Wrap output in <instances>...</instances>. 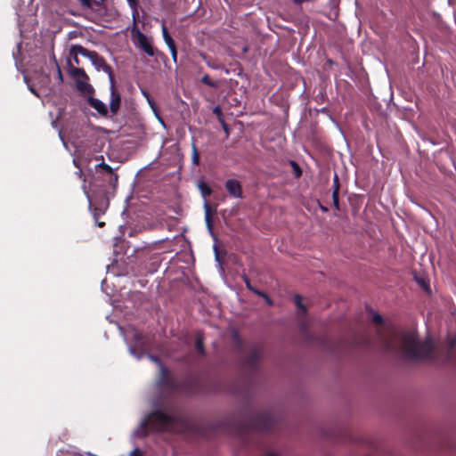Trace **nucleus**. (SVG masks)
I'll return each instance as SVG.
<instances>
[{"instance_id": "c85d7f7f", "label": "nucleus", "mask_w": 456, "mask_h": 456, "mask_svg": "<svg viewBox=\"0 0 456 456\" xmlns=\"http://www.w3.org/2000/svg\"><path fill=\"white\" fill-rule=\"evenodd\" d=\"M249 290H250V291H252L253 293H255L256 295L260 296V297H261V296L263 295V293H264V292H262V291L258 290L256 288H255V287H253V286L251 287V289H250Z\"/></svg>"}, {"instance_id": "c756f323", "label": "nucleus", "mask_w": 456, "mask_h": 456, "mask_svg": "<svg viewBox=\"0 0 456 456\" xmlns=\"http://www.w3.org/2000/svg\"><path fill=\"white\" fill-rule=\"evenodd\" d=\"M28 89L33 94H35L37 97H39V94L34 89L32 86L28 85Z\"/></svg>"}, {"instance_id": "9b49d317", "label": "nucleus", "mask_w": 456, "mask_h": 456, "mask_svg": "<svg viewBox=\"0 0 456 456\" xmlns=\"http://www.w3.org/2000/svg\"><path fill=\"white\" fill-rule=\"evenodd\" d=\"M294 302L297 305V315H305L306 314V308L302 303V297L299 295H296L294 297Z\"/></svg>"}, {"instance_id": "4c0bfd02", "label": "nucleus", "mask_w": 456, "mask_h": 456, "mask_svg": "<svg viewBox=\"0 0 456 456\" xmlns=\"http://www.w3.org/2000/svg\"><path fill=\"white\" fill-rule=\"evenodd\" d=\"M334 182L338 183V175H335Z\"/></svg>"}, {"instance_id": "f3484780", "label": "nucleus", "mask_w": 456, "mask_h": 456, "mask_svg": "<svg viewBox=\"0 0 456 456\" xmlns=\"http://www.w3.org/2000/svg\"><path fill=\"white\" fill-rule=\"evenodd\" d=\"M332 200H333V205L334 207L338 209L339 208V202H338V184L336 185V188L334 189L332 192Z\"/></svg>"}, {"instance_id": "1a4fd4ad", "label": "nucleus", "mask_w": 456, "mask_h": 456, "mask_svg": "<svg viewBox=\"0 0 456 456\" xmlns=\"http://www.w3.org/2000/svg\"><path fill=\"white\" fill-rule=\"evenodd\" d=\"M89 105L92 108H94V110H96L102 115H107V113H108V109H107L106 104L99 99L90 98Z\"/></svg>"}, {"instance_id": "412c9836", "label": "nucleus", "mask_w": 456, "mask_h": 456, "mask_svg": "<svg viewBox=\"0 0 456 456\" xmlns=\"http://www.w3.org/2000/svg\"><path fill=\"white\" fill-rule=\"evenodd\" d=\"M149 357L152 362H156L159 366L162 375H165L166 370H165L163 364L161 363V362L159 361V359H158L157 357L152 356V355H150Z\"/></svg>"}, {"instance_id": "5701e85b", "label": "nucleus", "mask_w": 456, "mask_h": 456, "mask_svg": "<svg viewBox=\"0 0 456 456\" xmlns=\"http://www.w3.org/2000/svg\"><path fill=\"white\" fill-rule=\"evenodd\" d=\"M372 322H373L375 324L379 325V324H383L384 320H383V317H382L380 314H374L372 315Z\"/></svg>"}, {"instance_id": "423d86ee", "label": "nucleus", "mask_w": 456, "mask_h": 456, "mask_svg": "<svg viewBox=\"0 0 456 456\" xmlns=\"http://www.w3.org/2000/svg\"><path fill=\"white\" fill-rule=\"evenodd\" d=\"M224 186L231 197L235 199H242V186L240 181L233 178L228 179L225 182Z\"/></svg>"}, {"instance_id": "6e6552de", "label": "nucleus", "mask_w": 456, "mask_h": 456, "mask_svg": "<svg viewBox=\"0 0 456 456\" xmlns=\"http://www.w3.org/2000/svg\"><path fill=\"white\" fill-rule=\"evenodd\" d=\"M70 54L74 56V61L77 64H78L77 55L81 54L86 58H90L94 51H89L80 45H72L70 46Z\"/></svg>"}, {"instance_id": "4be33fe9", "label": "nucleus", "mask_w": 456, "mask_h": 456, "mask_svg": "<svg viewBox=\"0 0 456 456\" xmlns=\"http://www.w3.org/2000/svg\"><path fill=\"white\" fill-rule=\"evenodd\" d=\"M290 164H291V166L293 167V170H294V173H295L296 176L299 177L301 175V174H302L300 167L295 161H291Z\"/></svg>"}, {"instance_id": "f704fd0d", "label": "nucleus", "mask_w": 456, "mask_h": 456, "mask_svg": "<svg viewBox=\"0 0 456 456\" xmlns=\"http://www.w3.org/2000/svg\"><path fill=\"white\" fill-rule=\"evenodd\" d=\"M224 129L226 133H228V127L226 124H224Z\"/></svg>"}, {"instance_id": "a878e982", "label": "nucleus", "mask_w": 456, "mask_h": 456, "mask_svg": "<svg viewBox=\"0 0 456 456\" xmlns=\"http://www.w3.org/2000/svg\"><path fill=\"white\" fill-rule=\"evenodd\" d=\"M242 280L245 282V285H246L247 289H250L252 285L250 283V281H249L248 277L246 274H244V275H242Z\"/></svg>"}, {"instance_id": "ea45409f", "label": "nucleus", "mask_w": 456, "mask_h": 456, "mask_svg": "<svg viewBox=\"0 0 456 456\" xmlns=\"http://www.w3.org/2000/svg\"><path fill=\"white\" fill-rule=\"evenodd\" d=\"M265 456H275L274 454H266Z\"/></svg>"}, {"instance_id": "72a5a7b5", "label": "nucleus", "mask_w": 456, "mask_h": 456, "mask_svg": "<svg viewBox=\"0 0 456 456\" xmlns=\"http://www.w3.org/2000/svg\"><path fill=\"white\" fill-rule=\"evenodd\" d=\"M214 112L220 113L221 111H220L218 107H216L215 110H214Z\"/></svg>"}, {"instance_id": "7ed1b4c3", "label": "nucleus", "mask_w": 456, "mask_h": 456, "mask_svg": "<svg viewBox=\"0 0 456 456\" xmlns=\"http://www.w3.org/2000/svg\"><path fill=\"white\" fill-rule=\"evenodd\" d=\"M70 76L76 83V87L78 91L86 94L93 92V86L88 83V76L84 69L80 68H72L70 69Z\"/></svg>"}, {"instance_id": "aec40b11", "label": "nucleus", "mask_w": 456, "mask_h": 456, "mask_svg": "<svg viewBox=\"0 0 456 456\" xmlns=\"http://www.w3.org/2000/svg\"><path fill=\"white\" fill-rule=\"evenodd\" d=\"M97 167H100V168L103 169L105 172H107L109 174H111V175L113 174V168L110 165L104 163L103 161L101 162L97 166Z\"/></svg>"}, {"instance_id": "393cba45", "label": "nucleus", "mask_w": 456, "mask_h": 456, "mask_svg": "<svg viewBox=\"0 0 456 456\" xmlns=\"http://www.w3.org/2000/svg\"><path fill=\"white\" fill-rule=\"evenodd\" d=\"M129 456H143V452L136 447L129 453Z\"/></svg>"}, {"instance_id": "0eeeda50", "label": "nucleus", "mask_w": 456, "mask_h": 456, "mask_svg": "<svg viewBox=\"0 0 456 456\" xmlns=\"http://www.w3.org/2000/svg\"><path fill=\"white\" fill-rule=\"evenodd\" d=\"M110 108L113 114L117 113L120 106V94L117 92L114 81L110 82Z\"/></svg>"}, {"instance_id": "cd10ccee", "label": "nucleus", "mask_w": 456, "mask_h": 456, "mask_svg": "<svg viewBox=\"0 0 456 456\" xmlns=\"http://www.w3.org/2000/svg\"><path fill=\"white\" fill-rule=\"evenodd\" d=\"M263 298H265V300L266 301V303L269 305H273V300L268 297L267 294L265 293H263V295L261 296Z\"/></svg>"}, {"instance_id": "ddd939ff", "label": "nucleus", "mask_w": 456, "mask_h": 456, "mask_svg": "<svg viewBox=\"0 0 456 456\" xmlns=\"http://www.w3.org/2000/svg\"><path fill=\"white\" fill-rule=\"evenodd\" d=\"M198 188L204 198L210 196L212 193L211 188L205 182H200Z\"/></svg>"}, {"instance_id": "f8f14e48", "label": "nucleus", "mask_w": 456, "mask_h": 456, "mask_svg": "<svg viewBox=\"0 0 456 456\" xmlns=\"http://www.w3.org/2000/svg\"><path fill=\"white\" fill-rule=\"evenodd\" d=\"M161 30H162V36H163L164 41L167 44V45L173 46L175 42L172 39L171 36L169 35L168 30H167L164 21H162V24H161Z\"/></svg>"}, {"instance_id": "4468645a", "label": "nucleus", "mask_w": 456, "mask_h": 456, "mask_svg": "<svg viewBox=\"0 0 456 456\" xmlns=\"http://www.w3.org/2000/svg\"><path fill=\"white\" fill-rule=\"evenodd\" d=\"M133 12V19L138 16V0H126Z\"/></svg>"}, {"instance_id": "c9c22d12", "label": "nucleus", "mask_w": 456, "mask_h": 456, "mask_svg": "<svg viewBox=\"0 0 456 456\" xmlns=\"http://www.w3.org/2000/svg\"><path fill=\"white\" fill-rule=\"evenodd\" d=\"M208 66H209L211 69H217V67H215V66H214V63H211V65L208 63Z\"/></svg>"}, {"instance_id": "f03ea898", "label": "nucleus", "mask_w": 456, "mask_h": 456, "mask_svg": "<svg viewBox=\"0 0 456 456\" xmlns=\"http://www.w3.org/2000/svg\"><path fill=\"white\" fill-rule=\"evenodd\" d=\"M176 419L162 411H154L141 422L134 430V436L142 438L148 434V426L153 431H175Z\"/></svg>"}, {"instance_id": "58836bf2", "label": "nucleus", "mask_w": 456, "mask_h": 456, "mask_svg": "<svg viewBox=\"0 0 456 456\" xmlns=\"http://www.w3.org/2000/svg\"><path fill=\"white\" fill-rule=\"evenodd\" d=\"M114 179L117 182V180H118V175H114Z\"/></svg>"}, {"instance_id": "473e14b6", "label": "nucleus", "mask_w": 456, "mask_h": 456, "mask_svg": "<svg viewBox=\"0 0 456 456\" xmlns=\"http://www.w3.org/2000/svg\"><path fill=\"white\" fill-rule=\"evenodd\" d=\"M142 94H143V96L146 97L147 100H149L150 95L148 94V93L146 91H142Z\"/></svg>"}, {"instance_id": "f257e3e1", "label": "nucleus", "mask_w": 456, "mask_h": 456, "mask_svg": "<svg viewBox=\"0 0 456 456\" xmlns=\"http://www.w3.org/2000/svg\"><path fill=\"white\" fill-rule=\"evenodd\" d=\"M378 336L385 349L399 351L408 360L429 359L432 356L434 349L432 341L430 339L419 341L413 330H388L387 336L379 330Z\"/></svg>"}, {"instance_id": "a19ab883", "label": "nucleus", "mask_w": 456, "mask_h": 456, "mask_svg": "<svg viewBox=\"0 0 456 456\" xmlns=\"http://www.w3.org/2000/svg\"><path fill=\"white\" fill-rule=\"evenodd\" d=\"M103 224H104V223H100L99 226H102Z\"/></svg>"}, {"instance_id": "9d476101", "label": "nucleus", "mask_w": 456, "mask_h": 456, "mask_svg": "<svg viewBox=\"0 0 456 456\" xmlns=\"http://www.w3.org/2000/svg\"><path fill=\"white\" fill-rule=\"evenodd\" d=\"M204 209H205V222L207 224V227L212 236H214L213 229H212V222H211V216H210V207L208 202H205L204 204Z\"/></svg>"}, {"instance_id": "dca6fc26", "label": "nucleus", "mask_w": 456, "mask_h": 456, "mask_svg": "<svg viewBox=\"0 0 456 456\" xmlns=\"http://www.w3.org/2000/svg\"><path fill=\"white\" fill-rule=\"evenodd\" d=\"M191 160L194 165H199L200 163L199 152L195 143H192Z\"/></svg>"}, {"instance_id": "a211bd4d", "label": "nucleus", "mask_w": 456, "mask_h": 456, "mask_svg": "<svg viewBox=\"0 0 456 456\" xmlns=\"http://www.w3.org/2000/svg\"><path fill=\"white\" fill-rule=\"evenodd\" d=\"M201 82L204 83L205 85L210 86V87H214L216 88L217 86V84L216 82H214L208 75H204L201 78Z\"/></svg>"}, {"instance_id": "2eb2a0df", "label": "nucleus", "mask_w": 456, "mask_h": 456, "mask_svg": "<svg viewBox=\"0 0 456 456\" xmlns=\"http://www.w3.org/2000/svg\"><path fill=\"white\" fill-rule=\"evenodd\" d=\"M53 61L55 65V68H56V79L59 81V83H62L63 82V77H62V74H61V68L55 59V56L53 55Z\"/></svg>"}, {"instance_id": "b1692460", "label": "nucleus", "mask_w": 456, "mask_h": 456, "mask_svg": "<svg viewBox=\"0 0 456 456\" xmlns=\"http://www.w3.org/2000/svg\"><path fill=\"white\" fill-rule=\"evenodd\" d=\"M168 48L171 53L172 59H173L174 62H176L177 52H176L175 44H174L173 46L172 45L168 46Z\"/></svg>"}, {"instance_id": "e433bc0d", "label": "nucleus", "mask_w": 456, "mask_h": 456, "mask_svg": "<svg viewBox=\"0 0 456 456\" xmlns=\"http://www.w3.org/2000/svg\"><path fill=\"white\" fill-rule=\"evenodd\" d=\"M208 66H209L211 69H217V67H215V66H214V63H211V65L208 63Z\"/></svg>"}, {"instance_id": "bb28decb", "label": "nucleus", "mask_w": 456, "mask_h": 456, "mask_svg": "<svg viewBox=\"0 0 456 456\" xmlns=\"http://www.w3.org/2000/svg\"><path fill=\"white\" fill-rule=\"evenodd\" d=\"M83 6L86 8H92V3L94 0H79Z\"/></svg>"}, {"instance_id": "6ab92c4d", "label": "nucleus", "mask_w": 456, "mask_h": 456, "mask_svg": "<svg viewBox=\"0 0 456 456\" xmlns=\"http://www.w3.org/2000/svg\"><path fill=\"white\" fill-rule=\"evenodd\" d=\"M196 347H197L198 351H199L200 354H203V353H204V348H203V338L201 337V335H198V336H197V338H196Z\"/></svg>"}, {"instance_id": "2f4dec72", "label": "nucleus", "mask_w": 456, "mask_h": 456, "mask_svg": "<svg viewBox=\"0 0 456 456\" xmlns=\"http://www.w3.org/2000/svg\"><path fill=\"white\" fill-rule=\"evenodd\" d=\"M455 345V339H450V347H453Z\"/></svg>"}, {"instance_id": "39448f33", "label": "nucleus", "mask_w": 456, "mask_h": 456, "mask_svg": "<svg viewBox=\"0 0 456 456\" xmlns=\"http://www.w3.org/2000/svg\"><path fill=\"white\" fill-rule=\"evenodd\" d=\"M136 37H137V45L138 46L143 50V52L152 57L155 55V50L152 45V38L147 37L140 30L136 31Z\"/></svg>"}, {"instance_id": "20e7f679", "label": "nucleus", "mask_w": 456, "mask_h": 456, "mask_svg": "<svg viewBox=\"0 0 456 456\" xmlns=\"http://www.w3.org/2000/svg\"><path fill=\"white\" fill-rule=\"evenodd\" d=\"M89 60L98 71L102 70L108 74L110 82L114 81L111 67L106 62L103 57L94 51Z\"/></svg>"}, {"instance_id": "7c9ffc66", "label": "nucleus", "mask_w": 456, "mask_h": 456, "mask_svg": "<svg viewBox=\"0 0 456 456\" xmlns=\"http://www.w3.org/2000/svg\"><path fill=\"white\" fill-rule=\"evenodd\" d=\"M147 101H148L149 104L151 105V107L152 109H154V106H155L154 101H152L151 98H149V100H147Z\"/></svg>"}]
</instances>
